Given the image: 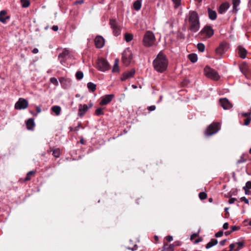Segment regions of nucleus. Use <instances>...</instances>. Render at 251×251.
Returning <instances> with one entry per match:
<instances>
[{"instance_id": "obj_1", "label": "nucleus", "mask_w": 251, "mask_h": 251, "mask_svg": "<svg viewBox=\"0 0 251 251\" xmlns=\"http://www.w3.org/2000/svg\"><path fill=\"white\" fill-rule=\"evenodd\" d=\"M152 64L154 70L162 73L167 70L168 60L166 55L162 51H160L153 61Z\"/></svg>"}, {"instance_id": "obj_2", "label": "nucleus", "mask_w": 251, "mask_h": 251, "mask_svg": "<svg viewBox=\"0 0 251 251\" xmlns=\"http://www.w3.org/2000/svg\"><path fill=\"white\" fill-rule=\"evenodd\" d=\"M188 30L192 32H198L200 28L199 15L195 11H190L188 16Z\"/></svg>"}, {"instance_id": "obj_3", "label": "nucleus", "mask_w": 251, "mask_h": 251, "mask_svg": "<svg viewBox=\"0 0 251 251\" xmlns=\"http://www.w3.org/2000/svg\"><path fill=\"white\" fill-rule=\"evenodd\" d=\"M155 37L153 33L151 31L146 32L143 38V44L146 47L152 46L155 43Z\"/></svg>"}, {"instance_id": "obj_4", "label": "nucleus", "mask_w": 251, "mask_h": 251, "mask_svg": "<svg viewBox=\"0 0 251 251\" xmlns=\"http://www.w3.org/2000/svg\"><path fill=\"white\" fill-rule=\"evenodd\" d=\"M220 124L218 122H214L210 124L204 132L206 136H211L216 133L220 129Z\"/></svg>"}, {"instance_id": "obj_5", "label": "nucleus", "mask_w": 251, "mask_h": 251, "mask_svg": "<svg viewBox=\"0 0 251 251\" xmlns=\"http://www.w3.org/2000/svg\"><path fill=\"white\" fill-rule=\"evenodd\" d=\"M214 34V30L210 25L204 26L199 33V35L201 38H209Z\"/></svg>"}, {"instance_id": "obj_6", "label": "nucleus", "mask_w": 251, "mask_h": 251, "mask_svg": "<svg viewBox=\"0 0 251 251\" xmlns=\"http://www.w3.org/2000/svg\"><path fill=\"white\" fill-rule=\"evenodd\" d=\"M204 72L207 77L212 79L218 80L220 79V76L217 72L207 66L204 68Z\"/></svg>"}, {"instance_id": "obj_7", "label": "nucleus", "mask_w": 251, "mask_h": 251, "mask_svg": "<svg viewBox=\"0 0 251 251\" xmlns=\"http://www.w3.org/2000/svg\"><path fill=\"white\" fill-rule=\"evenodd\" d=\"M228 48V44L226 43H221L215 50L216 58L217 59L221 58L227 51Z\"/></svg>"}, {"instance_id": "obj_8", "label": "nucleus", "mask_w": 251, "mask_h": 251, "mask_svg": "<svg viewBox=\"0 0 251 251\" xmlns=\"http://www.w3.org/2000/svg\"><path fill=\"white\" fill-rule=\"evenodd\" d=\"M98 69L102 72L108 70L110 68V65L108 62L104 58H100L97 62Z\"/></svg>"}, {"instance_id": "obj_9", "label": "nucleus", "mask_w": 251, "mask_h": 251, "mask_svg": "<svg viewBox=\"0 0 251 251\" xmlns=\"http://www.w3.org/2000/svg\"><path fill=\"white\" fill-rule=\"evenodd\" d=\"M28 103L27 100L24 98H20L15 105L16 109H25L28 107Z\"/></svg>"}, {"instance_id": "obj_10", "label": "nucleus", "mask_w": 251, "mask_h": 251, "mask_svg": "<svg viewBox=\"0 0 251 251\" xmlns=\"http://www.w3.org/2000/svg\"><path fill=\"white\" fill-rule=\"evenodd\" d=\"M109 24L113 30V33L115 36H118L120 33V27L115 20H110Z\"/></svg>"}, {"instance_id": "obj_11", "label": "nucleus", "mask_w": 251, "mask_h": 251, "mask_svg": "<svg viewBox=\"0 0 251 251\" xmlns=\"http://www.w3.org/2000/svg\"><path fill=\"white\" fill-rule=\"evenodd\" d=\"M219 102L224 109H229L232 107V103L226 98L220 99Z\"/></svg>"}, {"instance_id": "obj_12", "label": "nucleus", "mask_w": 251, "mask_h": 251, "mask_svg": "<svg viewBox=\"0 0 251 251\" xmlns=\"http://www.w3.org/2000/svg\"><path fill=\"white\" fill-rule=\"evenodd\" d=\"M114 97V94L106 95L103 96L100 103V105H104L109 103Z\"/></svg>"}, {"instance_id": "obj_13", "label": "nucleus", "mask_w": 251, "mask_h": 251, "mask_svg": "<svg viewBox=\"0 0 251 251\" xmlns=\"http://www.w3.org/2000/svg\"><path fill=\"white\" fill-rule=\"evenodd\" d=\"M59 81L65 89H68L71 85V80L70 78L62 77L59 78Z\"/></svg>"}, {"instance_id": "obj_14", "label": "nucleus", "mask_w": 251, "mask_h": 251, "mask_svg": "<svg viewBox=\"0 0 251 251\" xmlns=\"http://www.w3.org/2000/svg\"><path fill=\"white\" fill-rule=\"evenodd\" d=\"M95 46L97 48H101L104 44V40L102 36H98L95 39Z\"/></svg>"}, {"instance_id": "obj_15", "label": "nucleus", "mask_w": 251, "mask_h": 251, "mask_svg": "<svg viewBox=\"0 0 251 251\" xmlns=\"http://www.w3.org/2000/svg\"><path fill=\"white\" fill-rule=\"evenodd\" d=\"M69 50L65 49L61 53L59 54L58 58L62 64H63L67 57L69 56Z\"/></svg>"}, {"instance_id": "obj_16", "label": "nucleus", "mask_w": 251, "mask_h": 251, "mask_svg": "<svg viewBox=\"0 0 251 251\" xmlns=\"http://www.w3.org/2000/svg\"><path fill=\"white\" fill-rule=\"evenodd\" d=\"M237 51L239 56L242 58H245L247 54V50L243 47L239 46L237 49Z\"/></svg>"}, {"instance_id": "obj_17", "label": "nucleus", "mask_w": 251, "mask_h": 251, "mask_svg": "<svg viewBox=\"0 0 251 251\" xmlns=\"http://www.w3.org/2000/svg\"><path fill=\"white\" fill-rule=\"evenodd\" d=\"M136 50L134 49L130 50L129 48H126V64L127 62H131L133 58V54L135 53Z\"/></svg>"}, {"instance_id": "obj_18", "label": "nucleus", "mask_w": 251, "mask_h": 251, "mask_svg": "<svg viewBox=\"0 0 251 251\" xmlns=\"http://www.w3.org/2000/svg\"><path fill=\"white\" fill-rule=\"evenodd\" d=\"M7 12L5 10H2L0 12V22L5 23L7 20L10 19V17L7 15Z\"/></svg>"}, {"instance_id": "obj_19", "label": "nucleus", "mask_w": 251, "mask_h": 251, "mask_svg": "<svg viewBox=\"0 0 251 251\" xmlns=\"http://www.w3.org/2000/svg\"><path fill=\"white\" fill-rule=\"evenodd\" d=\"M89 107L86 104H79V109H78V115L81 117L83 116V115L88 110Z\"/></svg>"}, {"instance_id": "obj_20", "label": "nucleus", "mask_w": 251, "mask_h": 251, "mask_svg": "<svg viewBox=\"0 0 251 251\" xmlns=\"http://www.w3.org/2000/svg\"><path fill=\"white\" fill-rule=\"evenodd\" d=\"M239 68L241 72L246 74L249 72V68L248 64L245 62H243L239 66Z\"/></svg>"}, {"instance_id": "obj_21", "label": "nucleus", "mask_w": 251, "mask_h": 251, "mask_svg": "<svg viewBox=\"0 0 251 251\" xmlns=\"http://www.w3.org/2000/svg\"><path fill=\"white\" fill-rule=\"evenodd\" d=\"M229 7V4L228 2H224L221 4L220 5L219 9L218 10V12L220 14H223L225 13Z\"/></svg>"}, {"instance_id": "obj_22", "label": "nucleus", "mask_w": 251, "mask_h": 251, "mask_svg": "<svg viewBox=\"0 0 251 251\" xmlns=\"http://www.w3.org/2000/svg\"><path fill=\"white\" fill-rule=\"evenodd\" d=\"M208 17L211 20H215L217 18V13L215 11L212 10L210 8L207 9Z\"/></svg>"}, {"instance_id": "obj_23", "label": "nucleus", "mask_w": 251, "mask_h": 251, "mask_svg": "<svg viewBox=\"0 0 251 251\" xmlns=\"http://www.w3.org/2000/svg\"><path fill=\"white\" fill-rule=\"evenodd\" d=\"M26 127L28 130H33L35 123L33 118L29 119L26 122Z\"/></svg>"}, {"instance_id": "obj_24", "label": "nucleus", "mask_w": 251, "mask_h": 251, "mask_svg": "<svg viewBox=\"0 0 251 251\" xmlns=\"http://www.w3.org/2000/svg\"><path fill=\"white\" fill-rule=\"evenodd\" d=\"M142 0H136L133 3V8L136 11H139L141 7Z\"/></svg>"}, {"instance_id": "obj_25", "label": "nucleus", "mask_w": 251, "mask_h": 251, "mask_svg": "<svg viewBox=\"0 0 251 251\" xmlns=\"http://www.w3.org/2000/svg\"><path fill=\"white\" fill-rule=\"evenodd\" d=\"M48 151H52V155L56 158L59 157L60 154V149L58 148L54 150L50 148Z\"/></svg>"}, {"instance_id": "obj_26", "label": "nucleus", "mask_w": 251, "mask_h": 251, "mask_svg": "<svg viewBox=\"0 0 251 251\" xmlns=\"http://www.w3.org/2000/svg\"><path fill=\"white\" fill-rule=\"evenodd\" d=\"M218 243V240L215 239H212L211 241L208 242L206 245V248L209 249Z\"/></svg>"}, {"instance_id": "obj_27", "label": "nucleus", "mask_w": 251, "mask_h": 251, "mask_svg": "<svg viewBox=\"0 0 251 251\" xmlns=\"http://www.w3.org/2000/svg\"><path fill=\"white\" fill-rule=\"evenodd\" d=\"M188 57L192 63H195L197 61L198 57L197 54L195 53H191L189 54Z\"/></svg>"}, {"instance_id": "obj_28", "label": "nucleus", "mask_w": 251, "mask_h": 251, "mask_svg": "<svg viewBox=\"0 0 251 251\" xmlns=\"http://www.w3.org/2000/svg\"><path fill=\"white\" fill-rule=\"evenodd\" d=\"M87 87L92 92L96 90V85L91 82L87 83Z\"/></svg>"}, {"instance_id": "obj_29", "label": "nucleus", "mask_w": 251, "mask_h": 251, "mask_svg": "<svg viewBox=\"0 0 251 251\" xmlns=\"http://www.w3.org/2000/svg\"><path fill=\"white\" fill-rule=\"evenodd\" d=\"M51 110L56 115H59L60 114L61 107L59 106H53L52 107Z\"/></svg>"}, {"instance_id": "obj_30", "label": "nucleus", "mask_w": 251, "mask_h": 251, "mask_svg": "<svg viewBox=\"0 0 251 251\" xmlns=\"http://www.w3.org/2000/svg\"><path fill=\"white\" fill-rule=\"evenodd\" d=\"M119 60L118 59H116L115 60V63L112 69V72H117L119 71V67H118V63H119Z\"/></svg>"}, {"instance_id": "obj_31", "label": "nucleus", "mask_w": 251, "mask_h": 251, "mask_svg": "<svg viewBox=\"0 0 251 251\" xmlns=\"http://www.w3.org/2000/svg\"><path fill=\"white\" fill-rule=\"evenodd\" d=\"M35 174V172L33 171H31L28 172V173L26 175V177L24 178V181H29L31 179L30 176L31 175H34Z\"/></svg>"}, {"instance_id": "obj_32", "label": "nucleus", "mask_w": 251, "mask_h": 251, "mask_svg": "<svg viewBox=\"0 0 251 251\" xmlns=\"http://www.w3.org/2000/svg\"><path fill=\"white\" fill-rule=\"evenodd\" d=\"M240 0H232L233 9L237 11L238 10L237 7L240 4Z\"/></svg>"}, {"instance_id": "obj_33", "label": "nucleus", "mask_w": 251, "mask_h": 251, "mask_svg": "<svg viewBox=\"0 0 251 251\" xmlns=\"http://www.w3.org/2000/svg\"><path fill=\"white\" fill-rule=\"evenodd\" d=\"M175 9L178 8L181 4V0H172Z\"/></svg>"}, {"instance_id": "obj_34", "label": "nucleus", "mask_w": 251, "mask_h": 251, "mask_svg": "<svg viewBox=\"0 0 251 251\" xmlns=\"http://www.w3.org/2000/svg\"><path fill=\"white\" fill-rule=\"evenodd\" d=\"M135 73L134 69H132L130 71L126 72V79L129 77H133Z\"/></svg>"}, {"instance_id": "obj_35", "label": "nucleus", "mask_w": 251, "mask_h": 251, "mask_svg": "<svg viewBox=\"0 0 251 251\" xmlns=\"http://www.w3.org/2000/svg\"><path fill=\"white\" fill-rule=\"evenodd\" d=\"M21 3L24 8L27 7L30 5V1L28 0H21Z\"/></svg>"}, {"instance_id": "obj_36", "label": "nucleus", "mask_w": 251, "mask_h": 251, "mask_svg": "<svg viewBox=\"0 0 251 251\" xmlns=\"http://www.w3.org/2000/svg\"><path fill=\"white\" fill-rule=\"evenodd\" d=\"M75 77L77 80L81 79L83 77V73L81 71H77L75 74Z\"/></svg>"}, {"instance_id": "obj_37", "label": "nucleus", "mask_w": 251, "mask_h": 251, "mask_svg": "<svg viewBox=\"0 0 251 251\" xmlns=\"http://www.w3.org/2000/svg\"><path fill=\"white\" fill-rule=\"evenodd\" d=\"M237 245H238V247L236 249H235V251H238L242 249L244 246V242H238L237 243Z\"/></svg>"}, {"instance_id": "obj_38", "label": "nucleus", "mask_w": 251, "mask_h": 251, "mask_svg": "<svg viewBox=\"0 0 251 251\" xmlns=\"http://www.w3.org/2000/svg\"><path fill=\"white\" fill-rule=\"evenodd\" d=\"M197 48L200 51L203 52L205 49V46L202 43H199L197 45Z\"/></svg>"}, {"instance_id": "obj_39", "label": "nucleus", "mask_w": 251, "mask_h": 251, "mask_svg": "<svg viewBox=\"0 0 251 251\" xmlns=\"http://www.w3.org/2000/svg\"><path fill=\"white\" fill-rule=\"evenodd\" d=\"M244 117H246V119L244 120V125L248 126L251 121V118L250 116Z\"/></svg>"}, {"instance_id": "obj_40", "label": "nucleus", "mask_w": 251, "mask_h": 251, "mask_svg": "<svg viewBox=\"0 0 251 251\" xmlns=\"http://www.w3.org/2000/svg\"><path fill=\"white\" fill-rule=\"evenodd\" d=\"M199 196L201 200H203L206 199L207 194L205 192H202L199 193Z\"/></svg>"}, {"instance_id": "obj_41", "label": "nucleus", "mask_w": 251, "mask_h": 251, "mask_svg": "<svg viewBox=\"0 0 251 251\" xmlns=\"http://www.w3.org/2000/svg\"><path fill=\"white\" fill-rule=\"evenodd\" d=\"M133 36L131 33H126V42H128L133 39Z\"/></svg>"}, {"instance_id": "obj_42", "label": "nucleus", "mask_w": 251, "mask_h": 251, "mask_svg": "<svg viewBox=\"0 0 251 251\" xmlns=\"http://www.w3.org/2000/svg\"><path fill=\"white\" fill-rule=\"evenodd\" d=\"M50 81L55 86H57L58 84V81L55 77L50 78Z\"/></svg>"}, {"instance_id": "obj_43", "label": "nucleus", "mask_w": 251, "mask_h": 251, "mask_svg": "<svg viewBox=\"0 0 251 251\" xmlns=\"http://www.w3.org/2000/svg\"><path fill=\"white\" fill-rule=\"evenodd\" d=\"M95 114L97 115H100L103 114V113L102 112V108H99L96 109L95 111Z\"/></svg>"}, {"instance_id": "obj_44", "label": "nucleus", "mask_w": 251, "mask_h": 251, "mask_svg": "<svg viewBox=\"0 0 251 251\" xmlns=\"http://www.w3.org/2000/svg\"><path fill=\"white\" fill-rule=\"evenodd\" d=\"M246 158H245L244 156H242L237 161V164H241L246 162Z\"/></svg>"}, {"instance_id": "obj_45", "label": "nucleus", "mask_w": 251, "mask_h": 251, "mask_svg": "<svg viewBox=\"0 0 251 251\" xmlns=\"http://www.w3.org/2000/svg\"><path fill=\"white\" fill-rule=\"evenodd\" d=\"M243 188H245L248 189H251V181H247L246 183V186H244Z\"/></svg>"}, {"instance_id": "obj_46", "label": "nucleus", "mask_w": 251, "mask_h": 251, "mask_svg": "<svg viewBox=\"0 0 251 251\" xmlns=\"http://www.w3.org/2000/svg\"><path fill=\"white\" fill-rule=\"evenodd\" d=\"M223 235V231H219L215 234V237H220L222 236Z\"/></svg>"}, {"instance_id": "obj_47", "label": "nucleus", "mask_w": 251, "mask_h": 251, "mask_svg": "<svg viewBox=\"0 0 251 251\" xmlns=\"http://www.w3.org/2000/svg\"><path fill=\"white\" fill-rule=\"evenodd\" d=\"M231 229H232L231 231H232V232H233L234 231L238 230H239L240 228V227L239 226H232L231 227Z\"/></svg>"}, {"instance_id": "obj_48", "label": "nucleus", "mask_w": 251, "mask_h": 251, "mask_svg": "<svg viewBox=\"0 0 251 251\" xmlns=\"http://www.w3.org/2000/svg\"><path fill=\"white\" fill-rule=\"evenodd\" d=\"M198 236H199V233H194V234H193L192 235H191V236H190V240L192 241L195 238H196V237H197Z\"/></svg>"}, {"instance_id": "obj_49", "label": "nucleus", "mask_w": 251, "mask_h": 251, "mask_svg": "<svg viewBox=\"0 0 251 251\" xmlns=\"http://www.w3.org/2000/svg\"><path fill=\"white\" fill-rule=\"evenodd\" d=\"M240 200L242 201H244L247 204H249V200L247 199H246V197H245L241 198Z\"/></svg>"}, {"instance_id": "obj_50", "label": "nucleus", "mask_w": 251, "mask_h": 251, "mask_svg": "<svg viewBox=\"0 0 251 251\" xmlns=\"http://www.w3.org/2000/svg\"><path fill=\"white\" fill-rule=\"evenodd\" d=\"M156 108V107L155 105H151V106H148L147 109L149 110V111H153Z\"/></svg>"}, {"instance_id": "obj_51", "label": "nucleus", "mask_w": 251, "mask_h": 251, "mask_svg": "<svg viewBox=\"0 0 251 251\" xmlns=\"http://www.w3.org/2000/svg\"><path fill=\"white\" fill-rule=\"evenodd\" d=\"M236 198H230L229 200H228V202L230 204H232V203H233L236 201Z\"/></svg>"}, {"instance_id": "obj_52", "label": "nucleus", "mask_w": 251, "mask_h": 251, "mask_svg": "<svg viewBox=\"0 0 251 251\" xmlns=\"http://www.w3.org/2000/svg\"><path fill=\"white\" fill-rule=\"evenodd\" d=\"M203 240V239L202 237H199L197 240H196L195 241H194V243L195 244H198V243L200 242H201Z\"/></svg>"}, {"instance_id": "obj_53", "label": "nucleus", "mask_w": 251, "mask_h": 251, "mask_svg": "<svg viewBox=\"0 0 251 251\" xmlns=\"http://www.w3.org/2000/svg\"><path fill=\"white\" fill-rule=\"evenodd\" d=\"M81 127V124L80 123H79L78 124V125L77 126H76L75 128H74V131H77L78 130L79 128Z\"/></svg>"}, {"instance_id": "obj_54", "label": "nucleus", "mask_w": 251, "mask_h": 251, "mask_svg": "<svg viewBox=\"0 0 251 251\" xmlns=\"http://www.w3.org/2000/svg\"><path fill=\"white\" fill-rule=\"evenodd\" d=\"M127 248L132 251L136 250L137 248V246L136 245H134L133 248L131 247H128Z\"/></svg>"}, {"instance_id": "obj_55", "label": "nucleus", "mask_w": 251, "mask_h": 251, "mask_svg": "<svg viewBox=\"0 0 251 251\" xmlns=\"http://www.w3.org/2000/svg\"><path fill=\"white\" fill-rule=\"evenodd\" d=\"M251 115V109L250 110V112L247 113H244L242 114L243 116H248Z\"/></svg>"}, {"instance_id": "obj_56", "label": "nucleus", "mask_w": 251, "mask_h": 251, "mask_svg": "<svg viewBox=\"0 0 251 251\" xmlns=\"http://www.w3.org/2000/svg\"><path fill=\"white\" fill-rule=\"evenodd\" d=\"M174 246V244H170L168 248V250H169V251H173Z\"/></svg>"}, {"instance_id": "obj_57", "label": "nucleus", "mask_w": 251, "mask_h": 251, "mask_svg": "<svg viewBox=\"0 0 251 251\" xmlns=\"http://www.w3.org/2000/svg\"><path fill=\"white\" fill-rule=\"evenodd\" d=\"M223 227L224 229H227L228 228V224L227 223H224Z\"/></svg>"}, {"instance_id": "obj_58", "label": "nucleus", "mask_w": 251, "mask_h": 251, "mask_svg": "<svg viewBox=\"0 0 251 251\" xmlns=\"http://www.w3.org/2000/svg\"><path fill=\"white\" fill-rule=\"evenodd\" d=\"M229 249H230V251L234 250V247H235V244H231L230 245H229Z\"/></svg>"}, {"instance_id": "obj_59", "label": "nucleus", "mask_w": 251, "mask_h": 251, "mask_svg": "<svg viewBox=\"0 0 251 251\" xmlns=\"http://www.w3.org/2000/svg\"><path fill=\"white\" fill-rule=\"evenodd\" d=\"M166 240L169 242H171L173 240V237L171 236H167L166 237Z\"/></svg>"}, {"instance_id": "obj_60", "label": "nucleus", "mask_w": 251, "mask_h": 251, "mask_svg": "<svg viewBox=\"0 0 251 251\" xmlns=\"http://www.w3.org/2000/svg\"><path fill=\"white\" fill-rule=\"evenodd\" d=\"M51 28L54 31H57L58 30V27L57 25H53Z\"/></svg>"}, {"instance_id": "obj_61", "label": "nucleus", "mask_w": 251, "mask_h": 251, "mask_svg": "<svg viewBox=\"0 0 251 251\" xmlns=\"http://www.w3.org/2000/svg\"><path fill=\"white\" fill-rule=\"evenodd\" d=\"M226 239H224V240L220 241V245L222 246H224L225 243H226Z\"/></svg>"}, {"instance_id": "obj_62", "label": "nucleus", "mask_w": 251, "mask_h": 251, "mask_svg": "<svg viewBox=\"0 0 251 251\" xmlns=\"http://www.w3.org/2000/svg\"><path fill=\"white\" fill-rule=\"evenodd\" d=\"M243 189L245 190V193L246 195L250 194V191L249 189H246L245 188H243Z\"/></svg>"}, {"instance_id": "obj_63", "label": "nucleus", "mask_w": 251, "mask_h": 251, "mask_svg": "<svg viewBox=\"0 0 251 251\" xmlns=\"http://www.w3.org/2000/svg\"><path fill=\"white\" fill-rule=\"evenodd\" d=\"M32 52L33 53H34V54L37 53H38V50L37 48H34V49L32 50Z\"/></svg>"}, {"instance_id": "obj_64", "label": "nucleus", "mask_w": 251, "mask_h": 251, "mask_svg": "<svg viewBox=\"0 0 251 251\" xmlns=\"http://www.w3.org/2000/svg\"><path fill=\"white\" fill-rule=\"evenodd\" d=\"M232 232V231H226L225 232V234L226 235V236H227L228 235H229L230 234H231V233Z\"/></svg>"}]
</instances>
